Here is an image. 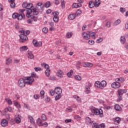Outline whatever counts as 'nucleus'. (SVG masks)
<instances>
[{"label": "nucleus", "mask_w": 128, "mask_h": 128, "mask_svg": "<svg viewBox=\"0 0 128 128\" xmlns=\"http://www.w3.org/2000/svg\"><path fill=\"white\" fill-rule=\"evenodd\" d=\"M92 112H94L95 116H99L100 118L104 116V111L102 109H98L94 107L91 108Z\"/></svg>", "instance_id": "obj_1"}, {"label": "nucleus", "mask_w": 128, "mask_h": 128, "mask_svg": "<svg viewBox=\"0 0 128 128\" xmlns=\"http://www.w3.org/2000/svg\"><path fill=\"white\" fill-rule=\"evenodd\" d=\"M96 86L98 88H100L101 90H103L104 88L106 86V80H103L101 82L100 81H96L95 82Z\"/></svg>", "instance_id": "obj_2"}, {"label": "nucleus", "mask_w": 128, "mask_h": 128, "mask_svg": "<svg viewBox=\"0 0 128 128\" xmlns=\"http://www.w3.org/2000/svg\"><path fill=\"white\" fill-rule=\"evenodd\" d=\"M126 90L124 89H118V98L117 99V102H120V100H122V96L124 94H126Z\"/></svg>", "instance_id": "obj_3"}, {"label": "nucleus", "mask_w": 128, "mask_h": 128, "mask_svg": "<svg viewBox=\"0 0 128 128\" xmlns=\"http://www.w3.org/2000/svg\"><path fill=\"white\" fill-rule=\"evenodd\" d=\"M22 6L23 8H26V14H28V10H34V7L32 6V4L28 3L26 2H24L22 4Z\"/></svg>", "instance_id": "obj_4"}, {"label": "nucleus", "mask_w": 128, "mask_h": 128, "mask_svg": "<svg viewBox=\"0 0 128 128\" xmlns=\"http://www.w3.org/2000/svg\"><path fill=\"white\" fill-rule=\"evenodd\" d=\"M32 14H33L34 16H38V12H36V9L34 8L33 10H28V13L26 14V16L27 18H32Z\"/></svg>", "instance_id": "obj_5"}, {"label": "nucleus", "mask_w": 128, "mask_h": 128, "mask_svg": "<svg viewBox=\"0 0 128 128\" xmlns=\"http://www.w3.org/2000/svg\"><path fill=\"white\" fill-rule=\"evenodd\" d=\"M26 80L23 78H20L18 80V85L19 88H24L26 86Z\"/></svg>", "instance_id": "obj_6"}, {"label": "nucleus", "mask_w": 128, "mask_h": 128, "mask_svg": "<svg viewBox=\"0 0 128 128\" xmlns=\"http://www.w3.org/2000/svg\"><path fill=\"white\" fill-rule=\"evenodd\" d=\"M22 34L20 35V42H24L26 40H28V36L24 34V30H22Z\"/></svg>", "instance_id": "obj_7"}, {"label": "nucleus", "mask_w": 128, "mask_h": 128, "mask_svg": "<svg viewBox=\"0 0 128 128\" xmlns=\"http://www.w3.org/2000/svg\"><path fill=\"white\" fill-rule=\"evenodd\" d=\"M25 82L26 84H29L30 86L31 84H32V82H34V79L32 76L26 77Z\"/></svg>", "instance_id": "obj_8"}, {"label": "nucleus", "mask_w": 128, "mask_h": 128, "mask_svg": "<svg viewBox=\"0 0 128 128\" xmlns=\"http://www.w3.org/2000/svg\"><path fill=\"white\" fill-rule=\"evenodd\" d=\"M12 18H14V20L17 18L18 20H22V16L18 13H14L12 15Z\"/></svg>", "instance_id": "obj_9"}, {"label": "nucleus", "mask_w": 128, "mask_h": 128, "mask_svg": "<svg viewBox=\"0 0 128 128\" xmlns=\"http://www.w3.org/2000/svg\"><path fill=\"white\" fill-rule=\"evenodd\" d=\"M92 126L93 128H106V125H104V124H98L96 122H94L93 123Z\"/></svg>", "instance_id": "obj_10"}, {"label": "nucleus", "mask_w": 128, "mask_h": 128, "mask_svg": "<svg viewBox=\"0 0 128 128\" xmlns=\"http://www.w3.org/2000/svg\"><path fill=\"white\" fill-rule=\"evenodd\" d=\"M111 86L112 88H120V84L116 81L112 83Z\"/></svg>", "instance_id": "obj_11"}, {"label": "nucleus", "mask_w": 128, "mask_h": 128, "mask_svg": "<svg viewBox=\"0 0 128 128\" xmlns=\"http://www.w3.org/2000/svg\"><path fill=\"white\" fill-rule=\"evenodd\" d=\"M0 124L3 128H6V126H8V122L6 120L3 118L1 120Z\"/></svg>", "instance_id": "obj_12"}, {"label": "nucleus", "mask_w": 128, "mask_h": 128, "mask_svg": "<svg viewBox=\"0 0 128 128\" xmlns=\"http://www.w3.org/2000/svg\"><path fill=\"white\" fill-rule=\"evenodd\" d=\"M54 92L56 94H62V88L60 87H56L55 88Z\"/></svg>", "instance_id": "obj_13"}, {"label": "nucleus", "mask_w": 128, "mask_h": 128, "mask_svg": "<svg viewBox=\"0 0 128 128\" xmlns=\"http://www.w3.org/2000/svg\"><path fill=\"white\" fill-rule=\"evenodd\" d=\"M26 54L28 58L32 60L34 58V54H32V51H28Z\"/></svg>", "instance_id": "obj_14"}, {"label": "nucleus", "mask_w": 128, "mask_h": 128, "mask_svg": "<svg viewBox=\"0 0 128 128\" xmlns=\"http://www.w3.org/2000/svg\"><path fill=\"white\" fill-rule=\"evenodd\" d=\"M112 120L114 122V124H118L122 120V118L120 117H116L113 118Z\"/></svg>", "instance_id": "obj_15"}, {"label": "nucleus", "mask_w": 128, "mask_h": 128, "mask_svg": "<svg viewBox=\"0 0 128 128\" xmlns=\"http://www.w3.org/2000/svg\"><path fill=\"white\" fill-rule=\"evenodd\" d=\"M26 11L25 9H20L18 10V12H19V14L20 16H22V18H26V16L24 15V12Z\"/></svg>", "instance_id": "obj_16"}, {"label": "nucleus", "mask_w": 128, "mask_h": 128, "mask_svg": "<svg viewBox=\"0 0 128 128\" xmlns=\"http://www.w3.org/2000/svg\"><path fill=\"white\" fill-rule=\"evenodd\" d=\"M14 120L16 124H20V122H22V120L20 119V115L15 116Z\"/></svg>", "instance_id": "obj_17"}, {"label": "nucleus", "mask_w": 128, "mask_h": 128, "mask_svg": "<svg viewBox=\"0 0 128 128\" xmlns=\"http://www.w3.org/2000/svg\"><path fill=\"white\" fill-rule=\"evenodd\" d=\"M36 122L37 123V124H38V126H44V124H42V120L40 118L36 120Z\"/></svg>", "instance_id": "obj_18"}, {"label": "nucleus", "mask_w": 128, "mask_h": 128, "mask_svg": "<svg viewBox=\"0 0 128 128\" xmlns=\"http://www.w3.org/2000/svg\"><path fill=\"white\" fill-rule=\"evenodd\" d=\"M82 36L84 40H90V35H88V34L86 32H84L82 34Z\"/></svg>", "instance_id": "obj_19"}, {"label": "nucleus", "mask_w": 128, "mask_h": 128, "mask_svg": "<svg viewBox=\"0 0 128 128\" xmlns=\"http://www.w3.org/2000/svg\"><path fill=\"white\" fill-rule=\"evenodd\" d=\"M28 118L30 120V122L32 124H36V121L34 120V119L32 116L30 115L28 116Z\"/></svg>", "instance_id": "obj_20"}, {"label": "nucleus", "mask_w": 128, "mask_h": 128, "mask_svg": "<svg viewBox=\"0 0 128 128\" xmlns=\"http://www.w3.org/2000/svg\"><path fill=\"white\" fill-rule=\"evenodd\" d=\"M76 17V14H70L68 16V18L70 20H74Z\"/></svg>", "instance_id": "obj_21"}, {"label": "nucleus", "mask_w": 128, "mask_h": 128, "mask_svg": "<svg viewBox=\"0 0 128 128\" xmlns=\"http://www.w3.org/2000/svg\"><path fill=\"white\" fill-rule=\"evenodd\" d=\"M56 76H58V78H63L64 72H62V70H59L56 73Z\"/></svg>", "instance_id": "obj_22"}, {"label": "nucleus", "mask_w": 128, "mask_h": 128, "mask_svg": "<svg viewBox=\"0 0 128 128\" xmlns=\"http://www.w3.org/2000/svg\"><path fill=\"white\" fill-rule=\"evenodd\" d=\"M114 109L116 110H117V112H120L122 110V107L118 105V104H116L114 105Z\"/></svg>", "instance_id": "obj_23"}, {"label": "nucleus", "mask_w": 128, "mask_h": 128, "mask_svg": "<svg viewBox=\"0 0 128 128\" xmlns=\"http://www.w3.org/2000/svg\"><path fill=\"white\" fill-rule=\"evenodd\" d=\"M86 123L87 124H92V122L90 120V118L89 117H86Z\"/></svg>", "instance_id": "obj_24"}, {"label": "nucleus", "mask_w": 128, "mask_h": 128, "mask_svg": "<svg viewBox=\"0 0 128 128\" xmlns=\"http://www.w3.org/2000/svg\"><path fill=\"white\" fill-rule=\"evenodd\" d=\"M72 6L75 8H80L82 6V4L80 3H74L72 4Z\"/></svg>", "instance_id": "obj_25"}, {"label": "nucleus", "mask_w": 128, "mask_h": 128, "mask_svg": "<svg viewBox=\"0 0 128 128\" xmlns=\"http://www.w3.org/2000/svg\"><path fill=\"white\" fill-rule=\"evenodd\" d=\"M100 0H95L94 2V5L95 6V8H98V6H100Z\"/></svg>", "instance_id": "obj_26"}, {"label": "nucleus", "mask_w": 128, "mask_h": 128, "mask_svg": "<svg viewBox=\"0 0 128 128\" xmlns=\"http://www.w3.org/2000/svg\"><path fill=\"white\" fill-rule=\"evenodd\" d=\"M115 80L117 82H119V84H120V82H124V79L122 78H116Z\"/></svg>", "instance_id": "obj_27"}, {"label": "nucleus", "mask_w": 128, "mask_h": 128, "mask_svg": "<svg viewBox=\"0 0 128 128\" xmlns=\"http://www.w3.org/2000/svg\"><path fill=\"white\" fill-rule=\"evenodd\" d=\"M74 98V100H76V102H82V98H80V96H76V95H74L73 96Z\"/></svg>", "instance_id": "obj_28"}, {"label": "nucleus", "mask_w": 128, "mask_h": 128, "mask_svg": "<svg viewBox=\"0 0 128 128\" xmlns=\"http://www.w3.org/2000/svg\"><path fill=\"white\" fill-rule=\"evenodd\" d=\"M14 105L18 109L22 108V106L16 100L14 101Z\"/></svg>", "instance_id": "obj_29"}, {"label": "nucleus", "mask_w": 128, "mask_h": 128, "mask_svg": "<svg viewBox=\"0 0 128 128\" xmlns=\"http://www.w3.org/2000/svg\"><path fill=\"white\" fill-rule=\"evenodd\" d=\"M88 36H90V38H96V33L94 32H90L88 33Z\"/></svg>", "instance_id": "obj_30"}, {"label": "nucleus", "mask_w": 128, "mask_h": 128, "mask_svg": "<svg viewBox=\"0 0 128 128\" xmlns=\"http://www.w3.org/2000/svg\"><path fill=\"white\" fill-rule=\"evenodd\" d=\"M28 48L26 46H22L20 47V52H24L26 50H28Z\"/></svg>", "instance_id": "obj_31"}, {"label": "nucleus", "mask_w": 128, "mask_h": 128, "mask_svg": "<svg viewBox=\"0 0 128 128\" xmlns=\"http://www.w3.org/2000/svg\"><path fill=\"white\" fill-rule=\"evenodd\" d=\"M5 100L10 106H12V102L10 98H6Z\"/></svg>", "instance_id": "obj_32"}, {"label": "nucleus", "mask_w": 128, "mask_h": 128, "mask_svg": "<svg viewBox=\"0 0 128 128\" xmlns=\"http://www.w3.org/2000/svg\"><path fill=\"white\" fill-rule=\"evenodd\" d=\"M88 6L90 8H94V2L92 1H90L89 2Z\"/></svg>", "instance_id": "obj_33"}, {"label": "nucleus", "mask_w": 128, "mask_h": 128, "mask_svg": "<svg viewBox=\"0 0 128 128\" xmlns=\"http://www.w3.org/2000/svg\"><path fill=\"white\" fill-rule=\"evenodd\" d=\"M42 66L43 68H46V70H49L48 68H50V66H48V64H46L45 62L42 63Z\"/></svg>", "instance_id": "obj_34"}, {"label": "nucleus", "mask_w": 128, "mask_h": 128, "mask_svg": "<svg viewBox=\"0 0 128 128\" xmlns=\"http://www.w3.org/2000/svg\"><path fill=\"white\" fill-rule=\"evenodd\" d=\"M121 22L122 21L118 19L114 22V26H118V24H120Z\"/></svg>", "instance_id": "obj_35"}, {"label": "nucleus", "mask_w": 128, "mask_h": 128, "mask_svg": "<svg viewBox=\"0 0 128 128\" xmlns=\"http://www.w3.org/2000/svg\"><path fill=\"white\" fill-rule=\"evenodd\" d=\"M12 62V58H8L6 60V64H10Z\"/></svg>", "instance_id": "obj_36"}, {"label": "nucleus", "mask_w": 128, "mask_h": 128, "mask_svg": "<svg viewBox=\"0 0 128 128\" xmlns=\"http://www.w3.org/2000/svg\"><path fill=\"white\" fill-rule=\"evenodd\" d=\"M45 74H46V76H48H48H50V69L46 70L45 71Z\"/></svg>", "instance_id": "obj_37"}, {"label": "nucleus", "mask_w": 128, "mask_h": 128, "mask_svg": "<svg viewBox=\"0 0 128 128\" xmlns=\"http://www.w3.org/2000/svg\"><path fill=\"white\" fill-rule=\"evenodd\" d=\"M86 94H90V88L88 86H85Z\"/></svg>", "instance_id": "obj_38"}, {"label": "nucleus", "mask_w": 128, "mask_h": 128, "mask_svg": "<svg viewBox=\"0 0 128 128\" xmlns=\"http://www.w3.org/2000/svg\"><path fill=\"white\" fill-rule=\"evenodd\" d=\"M120 42L121 44H124V42H126V38H124V36H122L120 37Z\"/></svg>", "instance_id": "obj_39"}, {"label": "nucleus", "mask_w": 128, "mask_h": 128, "mask_svg": "<svg viewBox=\"0 0 128 128\" xmlns=\"http://www.w3.org/2000/svg\"><path fill=\"white\" fill-rule=\"evenodd\" d=\"M71 36H72V33L70 32H68L66 34V38H70Z\"/></svg>", "instance_id": "obj_40"}, {"label": "nucleus", "mask_w": 128, "mask_h": 128, "mask_svg": "<svg viewBox=\"0 0 128 128\" xmlns=\"http://www.w3.org/2000/svg\"><path fill=\"white\" fill-rule=\"evenodd\" d=\"M72 74H74V71L71 70L68 72L67 73V76L68 78H70V76H72Z\"/></svg>", "instance_id": "obj_41"}, {"label": "nucleus", "mask_w": 128, "mask_h": 128, "mask_svg": "<svg viewBox=\"0 0 128 128\" xmlns=\"http://www.w3.org/2000/svg\"><path fill=\"white\" fill-rule=\"evenodd\" d=\"M12 108L11 106H8L7 108H5L4 111L6 112H12Z\"/></svg>", "instance_id": "obj_42"}, {"label": "nucleus", "mask_w": 128, "mask_h": 128, "mask_svg": "<svg viewBox=\"0 0 128 128\" xmlns=\"http://www.w3.org/2000/svg\"><path fill=\"white\" fill-rule=\"evenodd\" d=\"M75 80H82V76H80V75H76L74 76Z\"/></svg>", "instance_id": "obj_43"}, {"label": "nucleus", "mask_w": 128, "mask_h": 128, "mask_svg": "<svg viewBox=\"0 0 128 128\" xmlns=\"http://www.w3.org/2000/svg\"><path fill=\"white\" fill-rule=\"evenodd\" d=\"M120 12H122V14H124V12H126V8L121 7L120 8Z\"/></svg>", "instance_id": "obj_44"}, {"label": "nucleus", "mask_w": 128, "mask_h": 128, "mask_svg": "<svg viewBox=\"0 0 128 128\" xmlns=\"http://www.w3.org/2000/svg\"><path fill=\"white\" fill-rule=\"evenodd\" d=\"M41 118L43 122H46V116L44 114H42L41 116Z\"/></svg>", "instance_id": "obj_45"}, {"label": "nucleus", "mask_w": 128, "mask_h": 128, "mask_svg": "<svg viewBox=\"0 0 128 128\" xmlns=\"http://www.w3.org/2000/svg\"><path fill=\"white\" fill-rule=\"evenodd\" d=\"M36 6H40V8H41L42 10H44V5H42V2H38L36 4Z\"/></svg>", "instance_id": "obj_46"}, {"label": "nucleus", "mask_w": 128, "mask_h": 128, "mask_svg": "<svg viewBox=\"0 0 128 128\" xmlns=\"http://www.w3.org/2000/svg\"><path fill=\"white\" fill-rule=\"evenodd\" d=\"M42 31L43 32H44V34H48V29L46 27H44L42 28Z\"/></svg>", "instance_id": "obj_47"}, {"label": "nucleus", "mask_w": 128, "mask_h": 128, "mask_svg": "<svg viewBox=\"0 0 128 128\" xmlns=\"http://www.w3.org/2000/svg\"><path fill=\"white\" fill-rule=\"evenodd\" d=\"M58 95L55 97V100H58L60 98H62V95L60 94H57Z\"/></svg>", "instance_id": "obj_48"}, {"label": "nucleus", "mask_w": 128, "mask_h": 128, "mask_svg": "<svg viewBox=\"0 0 128 128\" xmlns=\"http://www.w3.org/2000/svg\"><path fill=\"white\" fill-rule=\"evenodd\" d=\"M42 42H37L36 43V45H35V46H42Z\"/></svg>", "instance_id": "obj_49"}, {"label": "nucleus", "mask_w": 128, "mask_h": 128, "mask_svg": "<svg viewBox=\"0 0 128 128\" xmlns=\"http://www.w3.org/2000/svg\"><path fill=\"white\" fill-rule=\"evenodd\" d=\"M40 94L41 96V98H44V90H42L40 92Z\"/></svg>", "instance_id": "obj_50"}, {"label": "nucleus", "mask_w": 128, "mask_h": 128, "mask_svg": "<svg viewBox=\"0 0 128 128\" xmlns=\"http://www.w3.org/2000/svg\"><path fill=\"white\" fill-rule=\"evenodd\" d=\"M45 6L46 8H50V2H46V3H45Z\"/></svg>", "instance_id": "obj_51"}, {"label": "nucleus", "mask_w": 128, "mask_h": 128, "mask_svg": "<svg viewBox=\"0 0 128 128\" xmlns=\"http://www.w3.org/2000/svg\"><path fill=\"white\" fill-rule=\"evenodd\" d=\"M34 100H38L40 98V96L38 94H36L34 95Z\"/></svg>", "instance_id": "obj_52"}, {"label": "nucleus", "mask_w": 128, "mask_h": 128, "mask_svg": "<svg viewBox=\"0 0 128 128\" xmlns=\"http://www.w3.org/2000/svg\"><path fill=\"white\" fill-rule=\"evenodd\" d=\"M53 20L54 22H58V16H54L53 18Z\"/></svg>", "instance_id": "obj_53"}, {"label": "nucleus", "mask_w": 128, "mask_h": 128, "mask_svg": "<svg viewBox=\"0 0 128 128\" xmlns=\"http://www.w3.org/2000/svg\"><path fill=\"white\" fill-rule=\"evenodd\" d=\"M34 70L35 72H40V70H42V68L40 67H35Z\"/></svg>", "instance_id": "obj_54"}, {"label": "nucleus", "mask_w": 128, "mask_h": 128, "mask_svg": "<svg viewBox=\"0 0 128 128\" xmlns=\"http://www.w3.org/2000/svg\"><path fill=\"white\" fill-rule=\"evenodd\" d=\"M104 110H110L112 108L111 106H105L104 107Z\"/></svg>", "instance_id": "obj_55"}, {"label": "nucleus", "mask_w": 128, "mask_h": 128, "mask_svg": "<svg viewBox=\"0 0 128 128\" xmlns=\"http://www.w3.org/2000/svg\"><path fill=\"white\" fill-rule=\"evenodd\" d=\"M54 92H55L53 90H50V94L51 96H54Z\"/></svg>", "instance_id": "obj_56"}, {"label": "nucleus", "mask_w": 128, "mask_h": 128, "mask_svg": "<svg viewBox=\"0 0 128 128\" xmlns=\"http://www.w3.org/2000/svg\"><path fill=\"white\" fill-rule=\"evenodd\" d=\"M89 44H94V41L92 40H90L88 41Z\"/></svg>", "instance_id": "obj_57"}, {"label": "nucleus", "mask_w": 128, "mask_h": 128, "mask_svg": "<svg viewBox=\"0 0 128 128\" xmlns=\"http://www.w3.org/2000/svg\"><path fill=\"white\" fill-rule=\"evenodd\" d=\"M61 6L62 8H64V6H66L64 5V0H61Z\"/></svg>", "instance_id": "obj_58"}, {"label": "nucleus", "mask_w": 128, "mask_h": 128, "mask_svg": "<svg viewBox=\"0 0 128 128\" xmlns=\"http://www.w3.org/2000/svg\"><path fill=\"white\" fill-rule=\"evenodd\" d=\"M94 64L92 63L87 62V68H92Z\"/></svg>", "instance_id": "obj_59"}, {"label": "nucleus", "mask_w": 128, "mask_h": 128, "mask_svg": "<svg viewBox=\"0 0 128 128\" xmlns=\"http://www.w3.org/2000/svg\"><path fill=\"white\" fill-rule=\"evenodd\" d=\"M76 14V16H80V14H82V10H78L76 14Z\"/></svg>", "instance_id": "obj_60"}, {"label": "nucleus", "mask_w": 128, "mask_h": 128, "mask_svg": "<svg viewBox=\"0 0 128 128\" xmlns=\"http://www.w3.org/2000/svg\"><path fill=\"white\" fill-rule=\"evenodd\" d=\"M10 6L14 8L16 7V3L14 2H12V3L10 4Z\"/></svg>", "instance_id": "obj_61"}, {"label": "nucleus", "mask_w": 128, "mask_h": 128, "mask_svg": "<svg viewBox=\"0 0 128 128\" xmlns=\"http://www.w3.org/2000/svg\"><path fill=\"white\" fill-rule=\"evenodd\" d=\"M52 14H54V16L58 17V12H52Z\"/></svg>", "instance_id": "obj_62"}, {"label": "nucleus", "mask_w": 128, "mask_h": 128, "mask_svg": "<svg viewBox=\"0 0 128 128\" xmlns=\"http://www.w3.org/2000/svg\"><path fill=\"white\" fill-rule=\"evenodd\" d=\"M49 80H56V77L54 76H50L49 78Z\"/></svg>", "instance_id": "obj_63"}, {"label": "nucleus", "mask_w": 128, "mask_h": 128, "mask_svg": "<svg viewBox=\"0 0 128 128\" xmlns=\"http://www.w3.org/2000/svg\"><path fill=\"white\" fill-rule=\"evenodd\" d=\"M103 40H104L103 38H100L98 39H97L96 42H98V43L102 42Z\"/></svg>", "instance_id": "obj_64"}]
</instances>
